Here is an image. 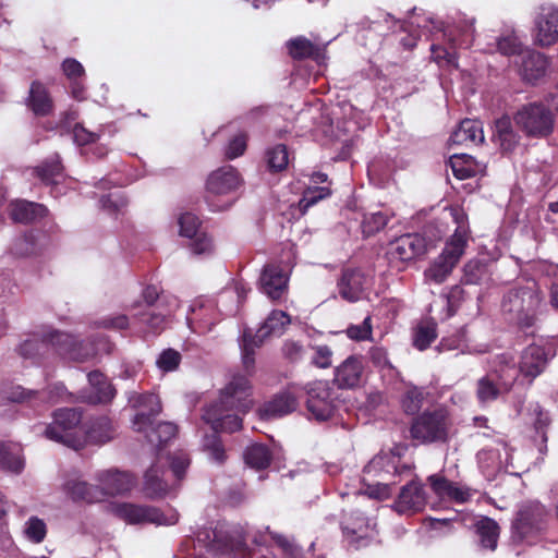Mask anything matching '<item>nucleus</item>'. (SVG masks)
Returning a JSON list of instances; mask_svg holds the SVG:
<instances>
[{
  "instance_id": "nucleus-17",
  "label": "nucleus",
  "mask_w": 558,
  "mask_h": 558,
  "mask_svg": "<svg viewBox=\"0 0 558 558\" xmlns=\"http://www.w3.org/2000/svg\"><path fill=\"white\" fill-rule=\"evenodd\" d=\"M170 310L144 308L132 318V327L144 335H159L163 331Z\"/></svg>"
},
{
  "instance_id": "nucleus-9",
  "label": "nucleus",
  "mask_w": 558,
  "mask_h": 558,
  "mask_svg": "<svg viewBox=\"0 0 558 558\" xmlns=\"http://www.w3.org/2000/svg\"><path fill=\"white\" fill-rule=\"evenodd\" d=\"M306 408L317 421L329 420L337 408V391L328 380H316L306 386Z\"/></svg>"
},
{
  "instance_id": "nucleus-11",
  "label": "nucleus",
  "mask_w": 558,
  "mask_h": 558,
  "mask_svg": "<svg viewBox=\"0 0 558 558\" xmlns=\"http://www.w3.org/2000/svg\"><path fill=\"white\" fill-rule=\"evenodd\" d=\"M430 241L420 233H407L389 243L390 260L410 262L427 253Z\"/></svg>"
},
{
  "instance_id": "nucleus-27",
  "label": "nucleus",
  "mask_w": 558,
  "mask_h": 558,
  "mask_svg": "<svg viewBox=\"0 0 558 558\" xmlns=\"http://www.w3.org/2000/svg\"><path fill=\"white\" fill-rule=\"evenodd\" d=\"M48 215V208L38 203L19 199L9 205V216L14 222L31 223Z\"/></svg>"
},
{
  "instance_id": "nucleus-63",
  "label": "nucleus",
  "mask_w": 558,
  "mask_h": 558,
  "mask_svg": "<svg viewBox=\"0 0 558 558\" xmlns=\"http://www.w3.org/2000/svg\"><path fill=\"white\" fill-rule=\"evenodd\" d=\"M281 353L286 360L295 363L303 359L305 349L299 341L286 340L282 344Z\"/></svg>"
},
{
  "instance_id": "nucleus-59",
  "label": "nucleus",
  "mask_w": 558,
  "mask_h": 558,
  "mask_svg": "<svg viewBox=\"0 0 558 558\" xmlns=\"http://www.w3.org/2000/svg\"><path fill=\"white\" fill-rule=\"evenodd\" d=\"M347 336L355 341H364L372 338V317L368 315L360 325H350L345 330Z\"/></svg>"
},
{
  "instance_id": "nucleus-56",
  "label": "nucleus",
  "mask_w": 558,
  "mask_h": 558,
  "mask_svg": "<svg viewBox=\"0 0 558 558\" xmlns=\"http://www.w3.org/2000/svg\"><path fill=\"white\" fill-rule=\"evenodd\" d=\"M204 448L216 462L223 463L226 461L227 454L218 433L214 432L211 435L205 437Z\"/></svg>"
},
{
  "instance_id": "nucleus-64",
  "label": "nucleus",
  "mask_w": 558,
  "mask_h": 558,
  "mask_svg": "<svg viewBox=\"0 0 558 558\" xmlns=\"http://www.w3.org/2000/svg\"><path fill=\"white\" fill-rule=\"evenodd\" d=\"M101 207L110 214H116L126 206L125 198L120 192L102 195L100 198Z\"/></svg>"
},
{
  "instance_id": "nucleus-51",
  "label": "nucleus",
  "mask_w": 558,
  "mask_h": 558,
  "mask_svg": "<svg viewBox=\"0 0 558 558\" xmlns=\"http://www.w3.org/2000/svg\"><path fill=\"white\" fill-rule=\"evenodd\" d=\"M487 276V264L480 259H471L463 267L461 282L463 284H481Z\"/></svg>"
},
{
  "instance_id": "nucleus-13",
  "label": "nucleus",
  "mask_w": 558,
  "mask_h": 558,
  "mask_svg": "<svg viewBox=\"0 0 558 558\" xmlns=\"http://www.w3.org/2000/svg\"><path fill=\"white\" fill-rule=\"evenodd\" d=\"M542 299L539 293L531 287H520L508 291L502 300V311L511 314L512 318L525 313L537 311Z\"/></svg>"
},
{
  "instance_id": "nucleus-14",
  "label": "nucleus",
  "mask_w": 558,
  "mask_h": 558,
  "mask_svg": "<svg viewBox=\"0 0 558 558\" xmlns=\"http://www.w3.org/2000/svg\"><path fill=\"white\" fill-rule=\"evenodd\" d=\"M260 289L271 300H280L288 290L289 274L278 263H268L263 267Z\"/></svg>"
},
{
  "instance_id": "nucleus-2",
  "label": "nucleus",
  "mask_w": 558,
  "mask_h": 558,
  "mask_svg": "<svg viewBox=\"0 0 558 558\" xmlns=\"http://www.w3.org/2000/svg\"><path fill=\"white\" fill-rule=\"evenodd\" d=\"M141 410L135 414L132 423L133 428L144 433L147 441L161 449L178 433V426L171 422H160L155 425L156 417L160 414L162 407L158 397L154 393L141 395L137 399Z\"/></svg>"
},
{
  "instance_id": "nucleus-33",
  "label": "nucleus",
  "mask_w": 558,
  "mask_h": 558,
  "mask_svg": "<svg viewBox=\"0 0 558 558\" xmlns=\"http://www.w3.org/2000/svg\"><path fill=\"white\" fill-rule=\"evenodd\" d=\"M87 378L93 389V395L88 398L90 403H108L114 398L116 389L105 374L99 371H92Z\"/></svg>"
},
{
  "instance_id": "nucleus-31",
  "label": "nucleus",
  "mask_w": 558,
  "mask_h": 558,
  "mask_svg": "<svg viewBox=\"0 0 558 558\" xmlns=\"http://www.w3.org/2000/svg\"><path fill=\"white\" fill-rule=\"evenodd\" d=\"M536 44L549 47L558 41V11L553 10L539 16L536 22Z\"/></svg>"
},
{
  "instance_id": "nucleus-47",
  "label": "nucleus",
  "mask_w": 558,
  "mask_h": 558,
  "mask_svg": "<svg viewBox=\"0 0 558 558\" xmlns=\"http://www.w3.org/2000/svg\"><path fill=\"white\" fill-rule=\"evenodd\" d=\"M330 195L331 190L329 185H310L304 190L302 197L299 201V209L302 214H305L312 206L317 204L319 201L329 197Z\"/></svg>"
},
{
  "instance_id": "nucleus-62",
  "label": "nucleus",
  "mask_w": 558,
  "mask_h": 558,
  "mask_svg": "<svg viewBox=\"0 0 558 558\" xmlns=\"http://www.w3.org/2000/svg\"><path fill=\"white\" fill-rule=\"evenodd\" d=\"M450 215L457 228L453 234H459L470 239L469 218L466 213L461 207H451Z\"/></svg>"
},
{
  "instance_id": "nucleus-21",
  "label": "nucleus",
  "mask_w": 558,
  "mask_h": 558,
  "mask_svg": "<svg viewBox=\"0 0 558 558\" xmlns=\"http://www.w3.org/2000/svg\"><path fill=\"white\" fill-rule=\"evenodd\" d=\"M25 105L36 117H47L54 109L52 96L40 81L32 82Z\"/></svg>"
},
{
  "instance_id": "nucleus-10",
  "label": "nucleus",
  "mask_w": 558,
  "mask_h": 558,
  "mask_svg": "<svg viewBox=\"0 0 558 558\" xmlns=\"http://www.w3.org/2000/svg\"><path fill=\"white\" fill-rule=\"evenodd\" d=\"M213 539L209 544L210 551L219 556L251 558L252 550L246 544V533L241 526L226 531L216 527L213 531Z\"/></svg>"
},
{
  "instance_id": "nucleus-49",
  "label": "nucleus",
  "mask_w": 558,
  "mask_h": 558,
  "mask_svg": "<svg viewBox=\"0 0 558 558\" xmlns=\"http://www.w3.org/2000/svg\"><path fill=\"white\" fill-rule=\"evenodd\" d=\"M366 494L377 500H386L392 496L395 482H386L380 478L365 476Z\"/></svg>"
},
{
  "instance_id": "nucleus-26",
  "label": "nucleus",
  "mask_w": 558,
  "mask_h": 558,
  "mask_svg": "<svg viewBox=\"0 0 558 558\" xmlns=\"http://www.w3.org/2000/svg\"><path fill=\"white\" fill-rule=\"evenodd\" d=\"M493 142L497 144L502 153H511L520 142L519 134L514 131L512 120L504 114L494 123Z\"/></svg>"
},
{
  "instance_id": "nucleus-29",
  "label": "nucleus",
  "mask_w": 558,
  "mask_h": 558,
  "mask_svg": "<svg viewBox=\"0 0 558 558\" xmlns=\"http://www.w3.org/2000/svg\"><path fill=\"white\" fill-rule=\"evenodd\" d=\"M270 335L263 332V327L253 333L252 329L245 328L241 339L242 362L245 371L251 374L255 365V351L263 345Z\"/></svg>"
},
{
  "instance_id": "nucleus-7",
  "label": "nucleus",
  "mask_w": 558,
  "mask_h": 558,
  "mask_svg": "<svg viewBox=\"0 0 558 558\" xmlns=\"http://www.w3.org/2000/svg\"><path fill=\"white\" fill-rule=\"evenodd\" d=\"M241 177L232 166H222L209 173L205 184V201L213 211L225 210L229 204H217L214 197L228 195L239 189Z\"/></svg>"
},
{
  "instance_id": "nucleus-24",
  "label": "nucleus",
  "mask_w": 558,
  "mask_h": 558,
  "mask_svg": "<svg viewBox=\"0 0 558 558\" xmlns=\"http://www.w3.org/2000/svg\"><path fill=\"white\" fill-rule=\"evenodd\" d=\"M397 505L401 511H421L426 505V495L423 484L415 475L405 484L398 496Z\"/></svg>"
},
{
  "instance_id": "nucleus-35",
  "label": "nucleus",
  "mask_w": 558,
  "mask_h": 558,
  "mask_svg": "<svg viewBox=\"0 0 558 558\" xmlns=\"http://www.w3.org/2000/svg\"><path fill=\"white\" fill-rule=\"evenodd\" d=\"M68 494L74 501H85L87 504L105 500V494L97 485H90L84 481H69L65 484Z\"/></svg>"
},
{
  "instance_id": "nucleus-22",
  "label": "nucleus",
  "mask_w": 558,
  "mask_h": 558,
  "mask_svg": "<svg viewBox=\"0 0 558 558\" xmlns=\"http://www.w3.org/2000/svg\"><path fill=\"white\" fill-rule=\"evenodd\" d=\"M298 407L296 397L291 391H282L265 402L258 413L262 418L269 420L292 413Z\"/></svg>"
},
{
  "instance_id": "nucleus-3",
  "label": "nucleus",
  "mask_w": 558,
  "mask_h": 558,
  "mask_svg": "<svg viewBox=\"0 0 558 558\" xmlns=\"http://www.w3.org/2000/svg\"><path fill=\"white\" fill-rule=\"evenodd\" d=\"M46 438L63 444L74 450L85 447V428L82 425V411L74 408L57 409L52 422L44 432Z\"/></svg>"
},
{
  "instance_id": "nucleus-4",
  "label": "nucleus",
  "mask_w": 558,
  "mask_h": 558,
  "mask_svg": "<svg viewBox=\"0 0 558 558\" xmlns=\"http://www.w3.org/2000/svg\"><path fill=\"white\" fill-rule=\"evenodd\" d=\"M451 427L449 412L441 407L427 409L414 416L410 424V437L420 445L447 442Z\"/></svg>"
},
{
  "instance_id": "nucleus-61",
  "label": "nucleus",
  "mask_w": 558,
  "mask_h": 558,
  "mask_svg": "<svg viewBox=\"0 0 558 558\" xmlns=\"http://www.w3.org/2000/svg\"><path fill=\"white\" fill-rule=\"evenodd\" d=\"M497 48L505 56H514L521 53L522 44L514 34H510L498 39Z\"/></svg>"
},
{
  "instance_id": "nucleus-34",
  "label": "nucleus",
  "mask_w": 558,
  "mask_h": 558,
  "mask_svg": "<svg viewBox=\"0 0 558 558\" xmlns=\"http://www.w3.org/2000/svg\"><path fill=\"white\" fill-rule=\"evenodd\" d=\"M426 393L423 387L404 384L399 396V404L404 414L416 416L424 404Z\"/></svg>"
},
{
  "instance_id": "nucleus-54",
  "label": "nucleus",
  "mask_w": 558,
  "mask_h": 558,
  "mask_svg": "<svg viewBox=\"0 0 558 558\" xmlns=\"http://www.w3.org/2000/svg\"><path fill=\"white\" fill-rule=\"evenodd\" d=\"M437 338V330L435 323H426L418 325L414 332L413 344L420 351H424L430 347V344Z\"/></svg>"
},
{
  "instance_id": "nucleus-25",
  "label": "nucleus",
  "mask_w": 558,
  "mask_h": 558,
  "mask_svg": "<svg viewBox=\"0 0 558 558\" xmlns=\"http://www.w3.org/2000/svg\"><path fill=\"white\" fill-rule=\"evenodd\" d=\"M363 369L362 359L351 355L336 368L333 381L339 388H354L361 381Z\"/></svg>"
},
{
  "instance_id": "nucleus-30",
  "label": "nucleus",
  "mask_w": 558,
  "mask_h": 558,
  "mask_svg": "<svg viewBox=\"0 0 558 558\" xmlns=\"http://www.w3.org/2000/svg\"><path fill=\"white\" fill-rule=\"evenodd\" d=\"M483 141L484 134L481 123L472 119L462 120L449 137V144L451 146L476 144Z\"/></svg>"
},
{
  "instance_id": "nucleus-50",
  "label": "nucleus",
  "mask_w": 558,
  "mask_h": 558,
  "mask_svg": "<svg viewBox=\"0 0 558 558\" xmlns=\"http://www.w3.org/2000/svg\"><path fill=\"white\" fill-rule=\"evenodd\" d=\"M468 242L469 238H464L459 234H452L446 242L440 256L457 265L465 252Z\"/></svg>"
},
{
  "instance_id": "nucleus-44",
  "label": "nucleus",
  "mask_w": 558,
  "mask_h": 558,
  "mask_svg": "<svg viewBox=\"0 0 558 558\" xmlns=\"http://www.w3.org/2000/svg\"><path fill=\"white\" fill-rule=\"evenodd\" d=\"M63 167L59 160H46L33 169V174L45 185H54L62 178Z\"/></svg>"
},
{
  "instance_id": "nucleus-42",
  "label": "nucleus",
  "mask_w": 558,
  "mask_h": 558,
  "mask_svg": "<svg viewBox=\"0 0 558 558\" xmlns=\"http://www.w3.org/2000/svg\"><path fill=\"white\" fill-rule=\"evenodd\" d=\"M24 468L21 450L12 444L0 442V469L20 473Z\"/></svg>"
},
{
  "instance_id": "nucleus-38",
  "label": "nucleus",
  "mask_w": 558,
  "mask_h": 558,
  "mask_svg": "<svg viewBox=\"0 0 558 558\" xmlns=\"http://www.w3.org/2000/svg\"><path fill=\"white\" fill-rule=\"evenodd\" d=\"M116 428L112 421L108 416H99L95 418L89 428L85 429V445L95 444L102 445L113 439Z\"/></svg>"
},
{
  "instance_id": "nucleus-12",
  "label": "nucleus",
  "mask_w": 558,
  "mask_h": 558,
  "mask_svg": "<svg viewBox=\"0 0 558 558\" xmlns=\"http://www.w3.org/2000/svg\"><path fill=\"white\" fill-rule=\"evenodd\" d=\"M547 515V511L539 502H527L517 512L512 522V533L519 539H524L538 532Z\"/></svg>"
},
{
  "instance_id": "nucleus-57",
  "label": "nucleus",
  "mask_w": 558,
  "mask_h": 558,
  "mask_svg": "<svg viewBox=\"0 0 558 558\" xmlns=\"http://www.w3.org/2000/svg\"><path fill=\"white\" fill-rule=\"evenodd\" d=\"M47 534V526L44 520L37 518V517H31L28 521L26 522L25 527V535L26 537L35 543L39 544L41 543Z\"/></svg>"
},
{
  "instance_id": "nucleus-39",
  "label": "nucleus",
  "mask_w": 558,
  "mask_h": 558,
  "mask_svg": "<svg viewBox=\"0 0 558 558\" xmlns=\"http://www.w3.org/2000/svg\"><path fill=\"white\" fill-rule=\"evenodd\" d=\"M43 252L38 235L33 231L15 238L9 248V253L15 258L37 256Z\"/></svg>"
},
{
  "instance_id": "nucleus-36",
  "label": "nucleus",
  "mask_w": 558,
  "mask_h": 558,
  "mask_svg": "<svg viewBox=\"0 0 558 558\" xmlns=\"http://www.w3.org/2000/svg\"><path fill=\"white\" fill-rule=\"evenodd\" d=\"M512 384L499 383L494 375L483 376L477 380L476 398L480 403H488L497 400L502 392H508Z\"/></svg>"
},
{
  "instance_id": "nucleus-40",
  "label": "nucleus",
  "mask_w": 558,
  "mask_h": 558,
  "mask_svg": "<svg viewBox=\"0 0 558 558\" xmlns=\"http://www.w3.org/2000/svg\"><path fill=\"white\" fill-rule=\"evenodd\" d=\"M474 529L482 548L489 550L497 548L500 527L494 519L483 517L474 524Z\"/></svg>"
},
{
  "instance_id": "nucleus-6",
  "label": "nucleus",
  "mask_w": 558,
  "mask_h": 558,
  "mask_svg": "<svg viewBox=\"0 0 558 558\" xmlns=\"http://www.w3.org/2000/svg\"><path fill=\"white\" fill-rule=\"evenodd\" d=\"M518 129L529 138H545L555 128V114L542 102L523 105L513 116Z\"/></svg>"
},
{
  "instance_id": "nucleus-53",
  "label": "nucleus",
  "mask_w": 558,
  "mask_h": 558,
  "mask_svg": "<svg viewBox=\"0 0 558 558\" xmlns=\"http://www.w3.org/2000/svg\"><path fill=\"white\" fill-rule=\"evenodd\" d=\"M389 216L383 211L365 214L362 220V233L369 238L381 231L389 222Z\"/></svg>"
},
{
  "instance_id": "nucleus-32",
  "label": "nucleus",
  "mask_w": 558,
  "mask_h": 558,
  "mask_svg": "<svg viewBox=\"0 0 558 558\" xmlns=\"http://www.w3.org/2000/svg\"><path fill=\"white\" fill-rule=\"evenodd\" d=\"M548 68V60L545 54L538 51H527L521 63V74L524 81L535 83L543 77Z\"/></svg>"
},
{
  "instance_id": "nucleus-23",
  "label": "nucleus",
  "mask_w": 558,
  "mask_h": 558,
  "mask_svg": "<svg viewBox=\"0 0 558 558\" xmlns=\"http://www.w3.org/2000/svg\"><path fill=\"white\" fill-rule=\"evenodd\" d=\"M288 54L295 61L311 59L319 62L325 57V48L305 36H296L286 43Z\"/></svg>"
},
{
  "instance_id": "nucleus-16",
  "label": "nucleus",
  "mask_w": 558,
  "mask_h": 558,
  "mask_svg": "<svg viewBox=\"0 0 558 558\" xmlns=\"http://www.w3.org/2000/svg\"><path fill=\"white\" fill-rule=\"evenodd\" d=\"M201 220L192 213H184L179 218L180 234L192 240L191 248L195 254L209 252L211 239L201 231Z\"/></svg>"
},
{
  "instance_id": "nucleus-43",
  "label": "nucleus",
  "mask_w": 558,
  "mask_h": 558,
  "mask_svg": "<svg viewBox=\"0 0 558 558\" xmlns=\"http://www.w3.org/2000/svg\"><path fill=\"white\" fill-rule=\"evenodd\" d=\"M453 175L458 180H465L476 175V161L466 154H454L449 159Z\"/></svg>"
},
{
  "instance_id": "nucleus-45",
  "label": "nucleus",
  "mask_w": 558,
  "mask_h": 558,
  "mask_svg": "<svg viewBox=\"0 0 558 558\" xmlns=\"http://www.w3.org/2000/svg\"><path fill=\"white\" fill-rule=\"evenodd\" d=\"M267 168L270 172H281L288 167L289 153L284 144H277L266 150Z\"/></svg>"
},
{
  "instance_id": "nucleus-1",
  "label": "nucleus",
  "mask_w": 558,
  "mask_h": 558,
  "mask_svg": "<svg viewBox=\"0 0 558 558\" xmlns=\"http://www.w3.org/2000/svg\"><path fill=\"white\" fill-rule=\"evenodd\" d=\"M252 386L247 377L234 375L221 390L219 400L204 409L203 420L210 425L213 432L234 433L242 428V418L253 404Z\"/></svg>"
},
{
  "instance_id": "nucleus-19",
  "label": "nucleus",
  "mask_w": 558,
  "mask_h": 558,
  "mask_svg": "<svg viewBox=\"0 0 558 558\" xmlns=\"http://www.w3.org/2000/svg\"><path fill=\"white\" fill-rule=\"evenodd\" d=\"M448 36L449 47L433 44L430 46L432 59L439 65H448L458 69V53L457 48L470 47L473 41V31H468L463 34V38L457 41L451 37V33H445Z\"/></svg>"
},
{
  "instance_id": "nucleus-48",
  "label": "nucleus",
  "mask_w": 558,
  "mask_h": 558,
  "mask_svg": "<svg viewBox=\"0 0 558 558\" xmlns=\"http://www.w3.org/2000/svg\"><path fill=\"white\" fill-rule=\"evenodd\" d=\"M76 337L61 331H54L45 337L49 343V352L54 350L59 355L68 357L71 348L75 347Z\"/></svg>"
},
{
  "instance_id": "nucleus-5",
  "label": "nucleus",
  "mask_w": 558,
  "mask_h": 558,
  "mask_svg": "<svg viewBox=\"0 0 558 558\" xmlns=\"http://www.w3.org/2000/svg\"><path fill=\"white\" fill-rule=\"evenodd\" d=\"M407 450V445L398 444L389 451H380L364 466V476L399 484L403 477L410 476L415 469L414 463L402 460Z\"/></svg>"
},
{
  "instance_id": "nucleus-52",
  "label": "nucleus",
  "mask_w": 558,
  "mask_h": 558,
  "mask_svg": "<svg viewBox=\"0 0 558 558\" xmlns=\"http://www.w3.org/2000/svg\"><path fill=\"white\" fill-rule=\"evenodd\" d=\"M290 323V316L286 312L274 310L262 325L263 332L280 336Z\"/></svg>"
},
{
  "instance_id": "nucleus-58",
  "label": "nucleus",
  "mask_w": 558,
  "mask_h": 558,
  "mask_svg": "<svg viewBox=\"0 0 558 558\" xmlns=\"http://www.w3.org/2000/svg\"><path fill=\"white\" fill-rule=\"evenodd\" d=\"M181 363V354L174 350V349H166L163 350L158 359H157V366L160 371L165 373L173 372L175 371Z\"/></svg>"
},
{
  "instance_id": "nucleus-8",
  "label": "nucleus",
  "mask_w": 558,
  "mask_h": 558,
  "mask_svg": "<svg viewBox=\"0 0 558 558\" xmlns=\"http://www.w3.org/2000/svg\"><path fill=\"white\" fill-rule=\"evenodd\" d=\"M113 514L128 524L154 523L157 525H173L179 520V514L172 512L166 515L154 506H141L131 502H120L112 506Z\"/></svg>"
},
{
  "instance_id": "nucleus-28",
  "label": "nucleus",
  "mask_w": 558,
  "mask_h": 558,
  "mask_svg": "<svg viewBox=\"0 0 558 558\" xmlns=\"http://www.w3.org/2000/svg\"><path fill=\"white\" fill-rule=\"evenodd\" d=\"M270 335L263 332V327L253 333L252 329L245 328L241 339L242 362L245 371L251 374L255 365V351L263 345Z\"/></svg>"
},
{
  "instance_id": "nucleus-60",
  "label": "nucleus",
  "mask_w": 558,
  "mask_h": 558,
  "mask_svg": "<svg viewBox=\"0 0 558 558\" xmlns=\"http://www.w3.org/2000/svg\"><path fill=\"white\" fill-rule=\"evenodd\" d=\"M247 148V135L245 133H239L233 136L225 150L227 159L232 160L242 156Z\"/></svg>"
},
{
  "instance_id": "nucleus-20",
  "label": "nucleus",
  "mask_w": 558,
  "mask_h": 558,
  "mask_svg": "<svg viewBox=\"0 0 558 558\" xmlns=\"http://www.w3.org/2000/svg\"><path fill=\"white\" fill-rule=\"evenodd\" d=\"M99 487L107 496H114L128 493L134 485V478L129 472L118 470H106L97 474Z\"/></svg>"
},
{
  "instance_id": "nucleus-37",
  "label": "nucleus",
  "mask_w": 558,
  "mask_h": 558,
  "mask_svg": "<svg viewBox=\"0 0 558 558\" xmlns=\"http://www.w3.org/2000/svg\"><path fill=\"white\" fill-rule=\"evenodd\" d=\"M163 469L153 464L144 475L143 490L149 499L162 498L167 495L169 486L162 478Z\"/></svg>"
},
{
  "instance_id": "nucleus-18",
  "label": "nucleus",
  "mask_w": 558,
  "mask_h": 558,
  "mask_svg": "<svg viewBox=\"0 0 558 558\" xmlns=\"http://www.w3.org/2000/svg\"><path fill=\"white\" fill-rule=\"evenodd\" d=\"M366 276L360 268H344L337 282L340 296L348 302H356L364 293Z\"/></svg>"
},
{
  "instance_id": "nucleus-15",
  "label": "nucleus",
  "mask_w": 558,
  "mask_h": 558,
  "mask_svg": "<svg viewBox=\"0 0 558 558\" xmlns=\"http://www.w3.org/2000/svg\"><path fill=\"white\" fill-rule=\"evenodd\" d=\"M549 359L550 348L532 343L521 354L520 373L532 381L545 371Z\"/></svg>"
},
{
  "instance_id": "nucleus-55",
  "label": "nucleus",
  "mask_w": 558,
  "mask_h": 558,
  "mask_svg": "<svg viewBox=\"0 0 558 558\" xmlns=\"http://www.w3.org/2000/svg\"><path fill=\"white\" fill-rule=\"evenodd\" d=\"M457 265L447 260L442 256H438L426 270V276L436 283H441L451 274Z\"/></svg>"
},
{
  "instance_id": "nucleus-46",
  "label": "nucleus",
  "mask_w": 558,
  "mask_h": 558,
  "mask_svg": "<svg viewBox=\"0 0 558 558\" xmlns=\"http://www.w3.org/2000/svg\"><path fill=\"white\" fill-rule=\"evenodd\" d=\"M17 353L25 360L37 361L49 353V343L43 339H27L17 348Z\"/></svg>"
},
{
  "instance_id": "nucleus-41",
  "label": "nucleus",
  "mask_w": 558,
  "mask_h": 558,
  "mask_svg": "<svg viewBox=\"0 0 558 558\" xmlns=\"http://www.w3.org/2000/svg\"><path fill=\"white\" fill-rule=\"evenodd\" d=\"M272 460L270 449L263 444H254L244 451L245 463L255 470L267 469Z\"/></svg>"
}]
</instances>
